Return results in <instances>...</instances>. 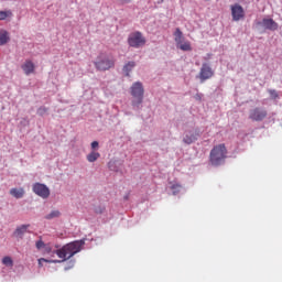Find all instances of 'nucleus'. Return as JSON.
I'll use <instances>...</instances> for the list:
<instances>
[{
    "label": "nucleus",
    "instance_id": "1",
    "mask_svg": "<svg viewBox=\"0 0 282 282\" xmlns=\"http://www.w3.org/2000/svg\"><path fill=\"white\" fill-rule=\"evenodd\" d=\"M83 246H85V240L69 242L55 251V254H57L62 260H47L45 258H40L39 265L43 267V263H63L64 261H67V259H72L74 254H78V252L83 250Z\"/></svg>",
    "mask_w": 282,
    "mask_h": 282
},
{
    "label": "nucleus",
    "instance_id": "2",
    "mask_svg": "<svg viewBox=\"0 0 282 282\" xmlns=\"http://www.w3.org/2000/svg\"><path fill=\"white\" fill-rule=\"evenodd\" d=\"M226 155H228V150L226 149V144L221 143L210 151L209 162L213 166H219L224 164V160H226Z\"/></svg>",
    "mask_w": 282,
    "mask_h": 282
},
{
    "label": "nucleus",
    "instance_id": "3",
    "mask_svg": "<svg viewBox=\"0 0 282 282\" xmlns=\"http://www.w3.org/2000/svg\"><path fill=\"white\" fill-rule=\"evenodd\" d=\"M94 65L98 72H107L116 66V59L106 54H99Z\"/></svg>",
    "mask_w": 282,
    "mask_h": 282
},
{
    "label": "nucleus",
    "instance_id": "4",
    "mask_svg": "<svg viewBox=\"0 0 282 282\" xmlns=\"http://www.w3.org/2000/svg\"><path fill=\"white\" fill-rule=\"evenodd\" d=\"M131 96L134 98L132 100V107H140L144 100V86H142V83L135 82L131 86Z\"/></svg>",
    "mask_w": 282,
    "mask_h": 282
},
{
    "label": "nucleus",
    "instance_id": "5",
    "mask_svg": "<svg viewBox=\"0 0 282 282\" xmlns=\"http://www.w3.org/2000/svg\"><path fill=\"white\" fill-rule=\"evenodd\" d=\"M174 41L176 43L177 50H181L182 52H193V46L191 45L189 41H186L184 37V33L180 28H177L174 32Z\"/></svg>",
    "mask_w": 282,
    "mask_h": 282
},
{
    "label": "nucleus",
    "instance_id": "6",
    "mask_svg": "<svg viewBox=\"0 0 282 282\" xmlns=\"http://www.w3.org/2000/svg\"><path fill=\"white\" fill-rule=\"evenodd\" d=\"M128 45L134 48L144 47L147 45V39L142 36V32H133L128 37Z\"/></svg>",
    "mask_w": 282,
    "mask_h": 282
},
{
    "label": "nucleus",
    "instance_id": "7",
    "mask_svg": "<svg viewBox=\"0 0 282 282\" xmlns=\"http://www.w3.org/2000/svg\"><path fill=\"white\" fill-rule=\"evenodd\" d=\"M268 118V110L261 107H256L249 111V120L252 122H263Z\"/></svg>",
    "mask_w": 282,
    "mask_h": 282
},
{
    "label": "nucleus",
    "instance_id": "8",
    "mask_svg": "<svg viewBox=\"0 0 282 282\" xmlns=\"http://www.w3.org/2000/svg\"><path fill=\"white\" fill-rule=\"evenodd\" d=\"M33 193L42 199H47L50 197V187L43 183H34L32 187Z\"/></svg>",
    "mask_w": 282,
    "mask_h": 282
},
{
    "label": "nucleus",
    "instance_id": "9",
    "mask_svg": "<svg viewBox=\"0 0 282 282\" xmlns=\"http://www.w3.org/2000/svg\"><path fill=\"white\" fill-rule=\"evenodd\" d=\"M213 76H215V72L213 70L210 65L204 63L198 75L200 83H205V80L213 78Z\"/></svg>",
    "mask_w": 282,
    "mask_h": 282
},
{
    "label": "nucleus",
    "instance_id": "10",
    "mask_svg": "<svg viewBox=\"0 0 282 282\" xmlns=\"http://www.w3.org/2000/svg\"><path fill=\"white\" fill-rule=\"evenodd\" d=\"M256 25H260L264 30H270L271 32H275V30H279V23L268 18L262 19V21H258Z\"/></svg>",
    "mask_w": 282,
    "mask_h": 282
},
{
    "label": "nucleus",
    "instance_id": "11",
    "mask_svg": "<svg viewBox=\"0 0 282 282\" xmlns=\"http://www.w3.org/2000/svg\"><path fill=\"white\" fill-rule=\"evenodd\" d=\"M231 17L232 21H241L243 17H246V12L243 11V7L241 4L231 6Z\"/></svg>",
    "mask_w": 282,
    "mask_h": 282
},
{
    "label": "nucleus",
    "instance_id": "12",
    "mask_svg": "<svg viewBox=\"0 0 282 282\" xmlns=\"http://www.w3.org/2000/svg\"><path fill=\"white\" fill-rule=\"evenodd\" d=\"M21 68L26 76H30V74H34L36 66L33 61L28 59L22 64Z\"/></svg>",
    "mask_w": 282,
    "mask_h": 282
},
{
    "label": "nucleus",
    "instance_id": "13",
    "mask_svg": "<svg viewBox=\"0 0 282 282\" xmlns=\"http://www.w3.org/2000/svg\"><path fill=\"white\" fill-rule=\"evenodd\" d=\"M10 43V33L7 30H0V47Z\"/></svg>",
    "mask_w": 282,
    "mask_h": 282
},
{
    "label": "nucleus",
    "instance_id": "14",
    "mask_svg": "<svg viewBox=\"0 0 282 282\" xmlns=\"http://www.w3.org/2000/svg\"><path fill=\"white\" fill-rule=\"evenodd\" d=\"M28 228H30L29 225H21L15 229L14 237H18L19 239H23V235L28 232Z\"/></svg>",
    "mask_w": 282,
    "mask_h": 282
},
{
    "label": "nucleus",
    "instance_id": "15",
    "mask_svg": "<svg viewBox=\"0 0 282 282\" xmlns=\"http://www.w3.org/2000/svg\"><path fill=\"white\" fill-rule=\"evenodd\" d=\"M198 137H199L198 133L189 132L184 137L183 142H185V144H193V142H196Z\"/></svg>",
    "mask_w": 282,
    "mask_h": 282
},
{
    "label": "nucleus",
    "instance_id": "16",
    "mask_svg": "<svg viewBox=\"0 0 282 282\" xmlns=\"http://www.w3.org/2000/svg\"><path fill=\"white\" fill-rule=\"evenodd\" d=\"M10 195H12V197H15V199H21L23 197V195H25V191L23 189V187H21V188H11L10 189Z\"/></svg>",
    "mask_w": 282,
    "mask_h": 282
},
{
    "label": "nucleus",
    "instance_id": "17",
    "mask_svg": "<svg viewBox=\"0 0 282 282\" xmlns=\"http://www.w3.org/2000/svg\"><path fill=\"white\" fill-rule=\"evenodd\" d=\"M133 67H135V62H128L124 66H123V73L126 74V76H130L131 72H133Z\"/></svg>",
    "mask_w": 282,
    "mask_h": 282
},
{
    "label": "nucleus",
    "instance_id": "18",
    "mask_svg": "<svg viewBox=\"0 0 282 282\" xmlns=\"http://www.w3.org/2000/svg\"><path fill=\"white\" fill-rule=\"evenodd\" d=\"M100 158V154L96 151L90 152L87 154L86 160L88 162H96Z\"/></svg>",
    "mask_w": 282,
    "mask_h": 282
},
{
    "label": "nucleus",
    "instance_id": "19",
    "mask_svg": "<svg viewBox=\"0 0 282 282\" xmlns=\"http://www.w3.org/2000/svg\"><path fill=\"white\" fill-rule=\"evenodd\" d=\"M12 18V11L7 10V11H0V21H6V19Z\"/></svg>",
    "mask_w": 282,
    "mask_h": 282
},
{
    "label": "nucleus",
    "instance_id": "20",
    "mask_svg": "<svg viewBox=\"0 0 282 282\" xmlns=\"http://www.w3.org/2000/svg\"><path fill=\"white\" fill-rule=\"evenodd\" d=\"M2 263H3V265H8L9 268H12V265H14V261L9 256H7L2 259Z\"/></svg>",
    "mask_w": 282,
    "mask_h": 282
},
{
    "label": "nucleus",
    "instance_id": "21",
    "mask_svg": "<svg viewBox=\"0 0 282 282\" xmlns=\"http://www.w3.org/2000/svg\"><path fill=\"white\" fill-rule=\"evenodd\" d=\"M56 217H61L59 210H53L48 215L45 216V219H56Z\"/></svg>",
    "mask_w": 282,
    "mask_h": 282
},
{
    "label": "nucleus",
    "instance_id": "22",
    "mask_svg": "<svg viewBox=\"0 0 282 282\" xmlns=\"http://www.w3.org/2000/svg\"><path fill=\"white\" fill-rule=\"evenodd\" d=\"M171 189L173 191V195H177L180 191H182V185L181 184H174L171 186Z\"/></svg>",
    "mask_w": 282,
    "mask_h": 282
},
{
    "label": "nucleus",
    "instance_id": "23",
    "mask_svg": "<svg viewBox=\"0 0 282 282\" xmlns=\"http://www.w3.org/2000/svg\"><path fill=\"white\" fill-rule=\"evenodd\" d=\"M269 94L273 100H276V98H279V93H276V90L274 89H270Z\"/></svg>",
    "mask_w": 282,
    "mask_h": 282
},
{
    "label": "nucleus",
    "instance_id": "24",
    "mask_svg": "<svg viewBox=\"0 0 282 282\" xmlns=\"http://www.w3.org/2000/svg\"><path fill=\"white\" fill-rule=\"evenodd\" d=\"M35 248L37 250H42V248H45V242H43V240H39L35 242Z\"/></svg>",
    "mask_w": 282,
    "mask_h": 282
},
{
    "label": "nucleus",
    "instance_id": "25",
    "mask_svg": "<svg viewBox=\"0 0 282 282\" xmlns=\"http://www.w3.org/2000/svg\"><path fill=\"white\" fill-rule=\"evenodd\" d=\"M47 113V108L41 107L37 109V116H45Z\"/></svg>",
    "mask_w": 282,
    "mask_h": 282
},
{
    "label": "nucleus",
    "instance_id": "26",
    "mask_svg": "<svg viewBox=\"0 0 282 282\" xmlns=\"http://www.w3.org/2000/svg\"><path fill=\"white\" fill-rule=\"evenodd\" d=\"M91 149H98V141L91 142Z\"/></svg>",
    "mask_w": 282,
    "mask_h": 282
},
{
    "label": "nucleus",
    "instance_id": "27",
    "mask_svg": "<svg viewBox=\"0 0 282 282\" xmlns=\"http://www.w3.org/2000/svg\"><path fill=\"white\" fill-rule=\"evenodd\" d=\"M195 98H196V100H202V95L196 94Z\"/></svg>",
    "mask_w": 282,
    "mask_h": 282
},
{
    "label": "nucleus",
    "instance_id": "28",
    "mask_svg": "<svg viewBox=\"0 0 282 282\" xmlns=\"http://www.w3.org/2000/svg\"><path fill=\"white\" fill-rule=\"evenodd\" d=\"M46 252H52V249L51 248H46Z\"/></svg>",
    "mask_w": 282,
    "mask_h": 282
},
{
    "label": "nucleus",
    "instance_id": "29",
    "mask_svg": "<svg viewBox=\"0 0 282 282\" xmlns=\"http://www.w3.org/2000/svg\"><path fill=\"white\" fill-rule=\"evenodd\" d=\"M96 213H102V209H100L99 212H98V209H96Z\"/></svg>",
    "mask_w": 282,
    "mask_h": 282
},
{
    "label": "nucleus",
    "instance_id": "30",
    "mask_svg": "<svg viewBox=\"0 0 282 282\" xmlns=\"http://www.w3.org/2000/svg\"><path fill=\"white\" fill-rule=\"evenodd\" d=\"M205 1H210V0H205Z\"/></svg>",
    "mask_w": 282,
    "mask_h": 282
}]
</instances>
